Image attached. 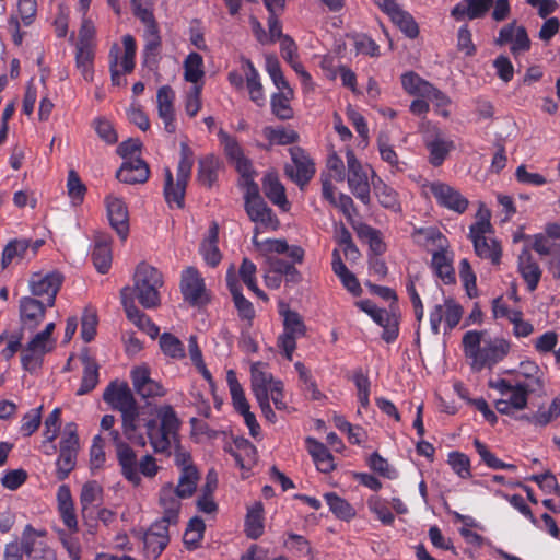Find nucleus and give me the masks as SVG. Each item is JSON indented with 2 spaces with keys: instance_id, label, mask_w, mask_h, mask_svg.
I'll return each mask as SVG.
<instances>
[{
  "instance_id": "obj_28",
  "label": "nucleus",
  "mask_w": 560,
  "mask_h": 560,
  "mask_svg": "<svg viewBox=\"0 0 560 560\" xmlns=\"http://www.w3.org/2000/svg\"><path fill=\"white\" fill-rule=\"evenodd\" d=\"M262 190L265 196L281 210L287 211L289 209L285 188L276 173L269 172L264 175Z\"/></svg>"
},
{
  "instance_id": "obj_42",
  "label": "nucleus",
  "mask_w": 560,
  "mask_h": 560,
  "mask_svg": "<svg viewBox=\"0 0 560 560\" xmlns=\"http://www.w3.org/2000/svg\"><path fill=\"white\" fill-rule=\"evenodd\" d=\"M205 75L203 58L198 52H190L184 60V79L194 85H202L199 83Z\"/></svg>"
},
{
  "instance_id": "obj_60",
  "label": "nucleus",
  "mask_w": 560,
  "mask_h": 560,
  "mask_svg": "<svg viewBox=\"0 0 560 560\" xmlns=\"http://www.w3.org/2000/svg\"><path fill=\"white\" fill-rule=\"evenodd\" d=\"M368 508L369 510L376 515L377 520L386 526H390L394 524L395 516L390 512L389 508L385 500L380 498L378 495H371L368 499Z\"/></svg>"
},
{
  "instance_id": "obj_23",
  "label": "nucleus",
  "mask_w": 560,
  "mask_h": 560,
  "mask_svg": "<svg viewBox=\"0 0 560 560\" xmlns=\"http://www.w3.org/2000/svg\"><path fill=\"white\" fill-rule=\"evenodd\" d=\"M150 176L149 165L140 158L124 161L116 173L119 182L125 184H144Z\"/></svg>"
},
{
  "instance_id": "obj_3",
  "label": "nucleus",
  "mask_w": 560,
  "mask_h": 560,
  "mask_svg": "<svg viewBox=\"0 0 560 560\" xmlns=\"http://www.w3.org/2000/svg\"><path fill=\"white\" fill-rule=\"evenodd\" d=\"M490 219V211L485 208L483 203H480L476 222L469 226L468 238L479 258L489 260L493 266H499L502 258V246L498 240L487 236V234L493 233Z\"/></svg>"
},
{
  "instance_id": "obj_27",
  "label": "nucleus",
  "mask_w": 560,
  "mask_h": 560,
  "mask_svg": "<svg viewBox=\"0 0 560 560\" xmlns=\"http://www.w3.org/2000/svg\"><path fill=\"white\" fill-rule=\"evenodd\" d=\"M517 269L527 285V290L529 292L535 291L541 279L542 271L536 259L527 249L521 252Z\"/></svg>"
},
{
  "instance_id": "obj_20",
  "label": "nucleus",
  "mask_w": 560,
  "mask_h": 560,
  "mask_svg": "<svg viewBox=\"0 0 560 560\" xmlns=\"http://www.w3.org/2000/svg\"><path fill=\"white\" fill-rule=\"evenodd\" d=\"M105 203L112 228L122 241H126L129 234V214L125 201L115 196H107Z\"/></svg>"
},
{
  "instance_id": "obj_48",
  "label": "nucleus",
  "mask_w": 560,
  "mask_h": 560,
  "mask_svg": "<svg viewBox=\"0 0 560 560\" xmlns=\"http://www.w3.org/2000/svg\"><path fill=\"white\" fill-rule=\"evenodd\" d=\"M358 235L360 238L368 242L370 250L375 256H381L386 252V244L383 241L380 230L368 224H362L358 230Z\"/></svg>"
},
{
  "instance_id": "obj_45",
  "label": "nucleus",
  "mask_w": 560,
  "mask_h": 560,
  "mask_svg": "<svg viewBox=\"0 0 560 560\" xmlns=\"http://www.w3.org/2000/svg\"><path fill=\"white\" fill-rule=\"evenodd\" d=\"M103 488L97 481H88L82 486L80 494V504L82 508V515L86 517L88 513L94 504L102 501Z\"/></svg>"
},
{
  "instance_id": "obj_38",
  "label": "nucleus",
  "mask_w": 560,
  "mask_h": 560,
  "mask_svg": "<svg viewBox=\"0 0 560 560\" xmlns=\"http://www.w3.org/2000/svg\"><path fill=\"white\" fill-rule=\"evenodd\" d=\"M294 96V91H281L271 94L270 108L271 113L280 120H289L293 118L294 112L291 106V101Z\"/></svg>"
},
{
  "instance_id": "obj_1",
  "label": "nucleus",
  "mask_w": 560,
  "mask_h": 560,
  "mask_svg": "<svg viewBox=\"0 0 560 560\" xmlns=\"http://www.w3.org/2000/svg\"><path fill=\"white\" fill-rule=\"evenodd\" d=\"M103 400L113 409L121 413V429L124 436L132 444L145 446L147 440L138 433L139 407L127 384L118 380L112 381L103 393Z\"/></svg>"
},
{
  "instance_id": "obj_59",
  "label": "nucleus",
  "mask_w": 560,
  "mask_h": 560,
  "mask_svg": "<svg viewBox=\"0 0 560 560\" xmlns=\"http://www.w3.org/2000/svg\"><path fill=\"white\" fill-rule=\"evenodd\" d=\"M206 530V524L203 520L199 516H194L185 530L184 534V542L189 548H197L200 541L203 539V534Z\"/></svg>"
},
{
  "instance_id": "obj_49",
  "label": "nucleus",
  "mask_w": 560,
  "mask_h": 560,
  "mask_svg": "<svg viewBox=\"0 0 560 560\" xmlns=\"http://www.w3.org/2000/svg\"><path fill=\"white\" fill-rule=\"evenodd\" d=\"M226 382L230 388L232 404L237 412L249 409L250 406L245 397L242 385L237 381L236 373L233 370L228 371Z\"/></svg>"
},
{
  "instance_id": "obj_7",
  "label": "nucleus",
  "mask_w": 560,
  "mask_h": 560,
  "mask_svg": "<svg viewBox=\"0 0 560 560\" xmlns=\"http://www.w3.org/2000/svg\"><path fill=\"white\" fill-rule=\"evenodd\" d=\"M278 313L282 318L283 330L277 338V347L291 361L298 347L296 340L306 336L307 327L302 315L284 302L279 303Z\"/></svg>"
},
{
  "instance_id": "obj_21",
  "label": "nucleus",
  "mask_w": 560,
  "mask_h": 560,
  "mask_svg": "<svg viewBox=\"0 0 560 560\" xmlns=\"http://www.w3.org/2000/svg\"><path fill=\"white\" fill-rule=\"evenodd\" d=\"M175 92L170 85H162L156 93L159 117L164 124V129L168 133L176 131L177 125L175 119Z\"/></svg>"
},
{
  "instance_id": "obj_32",
  "label": "nucleus",
  "mask_w": 560,
  "mask_h": 560,
  "mask_svg": "<svg viewBox=\"0 0 560 560\" xmlns=\"http://www.w3.org/2000/svg\"><path fill=\"white\" fill-rule=\"evenodd\" d=\"M331 269L334 273L339 278L342 285L354 296H359L362 293V288L355 275L351 272L341 259L339 249L332 250Z\"/></svg>"
},
{
  "instance_id": "obj_19",
  "label": "nucleus",
  "mask_w": 560,
  "mask_h": 560,
  "mask_svg": "<svg viewBox=\"0 0 560 560\" xmlns=\"http://www.w3.org/2000/svg\"><path fill=\"white\" fill-rule=\"evenodd\" d=\"M48 306L31 296H23L20 300V322L22 330H35L44 320Z\"/></svg>"
},
{
  "instance_id": "obj_13",
  "label": "nucleus",
  "mask_w": 560,
  "mask_h": 560,
  "mask_svg": "<svg viewBox=\"0 0 560 560\" xmlns=\"http://www.w3.org/2000/svg\"><path fill=\"white\" fill-rule=\"evenodd\" d=\"M293 165H285V174L301 189H303L315 174V164L304 149L293 147L290 149Z\"/></svg>"
},
{
  "instance_id": "obj_39",
  "label": "nucleus",
  "mask_w": 560,
  "mask_h": 560,
  "mask_svg": "<svg viewBox=\"0 0 560 560\" xmlns=\"http://www.w3.org/2000/svg\"><path fill=\"white\" fill-rule=\"evenodd\" d=\"M245 533L252 539H257L264 534V505L259 501L247 510Z\"/></svg>"
},
{
  "instance_id": "obj_35",
  "label": "nucleus",
  "mask_w": 560,
  "mask_h": 560,
  "mask_svg": "<svg viewBox=\"0 0 560 560\" xmlns=\"http://www.w3.org/2000/svg\"><path fill=\"white\" fill-rule=\"evenodd\" d=\"M188 183H174L173 174L170 168L165 170L164 198L168 207L183 209L185 207V194Z\"/></svg>"
},
{
  "instance_id": "obj_53",
  "label": "nucleus",
  "mask_w": 560,
  "mask_h": 560,
  "mask_svg": "<svg viewBox=\"0 0 560 560\" xmlns=\"http://www.w3.org/2000/svg\"><path fill=\"white\" fill-rule=\"evenodd\" d=\"M334 240L342 247L343 254L347 258H357L359 256V249L353 243L351 232L343 223H339L335 226Z\"/></svg>"
},
{
  "instance_id": "obj_6",
  "label": "nucleus",
  "mask_w": 560,
  "mask_h": 560,
  "mask_svg": "<svg viewBox=\"0 0 560 560\" xmlns=\"http://www.w3.org/2000/svg\"><path fill=\"white\" fill-rule=\"evenodd\" d=\"M162 285L163 276L155 267L145 262L137 266L131 292L144 308H155L161 304L159 289Z\"/></svg>"
},
{
  "instance_id": "obj_34",
  "label": "nucleus",
  "mask_w": 560,
  "mask_h": 560,
  "mask_svg": "<svg viewBox=\"0 0 560 560\" xmlns=\"http://www.w3.org/2000/svg\"><path fill=\"white\" fill-rule=\"evenodd\" d=\"M145 44L142 50L143 65L150 69L156 68L161 59L162 38L160 28L144 31Z\"/></svg>"
},
{
  "instance_id": "obj_43",
  "label": "nucleus",
  "mask_w": 560,
  "mask_h": 560,
  "mask_svg": "<svg viewBox=\"0 0 560 560\" xmlns=\"http://www.w3.org/2000/svg\"><path fill=\"white\" fill-rule=\"evenodd\" d=\"M199 478L197 467H185L180 470L178 483L174 489L182 499H188L195 493Z\"/></svg>"
},
{
  "instance_id": "obj_56",
  "label": "nucleus",
  "mask_w": 560,
  "mask_h": 560,
  "mask_svg": "<svg viewBox=\"0 0 560 560\" xmlns=\"http://www.w3.org/2000/svg\"><path fill=\"white\" fill-rule=\"evenodd\" d=\"M100 381L98 365L93 361L85 363L80 387L77 390L78 396L91 393Z\"/></svg>"
},
{
  "instance_id": "obj_52",
  "label": "nucleus",
  "mask_w": 560,
  "mask_h": 560,
  "mask_svg": "<svg viewBox=\"0 0 560 560\" xmlns=\"http://www.w3.org/2000/svg\"><path fill=\"white\" fill-rule=\"evenodd\" d=\"M474 446H475L476 452L480 456L481 462L485 463L489 468L504 469V470H515L516 469V466L514 464L504 463L503 460L499 459L489 450V447L480 440L476 439L474 441Z\"/></svg>"
},
{
  "instance_id": "obj_22",
  "label": "nucleus",
  "mask_w": 560,
  "mask_h": 560,
  "mask_svg": "<svg viewBox=\"0 0 560 560\" xmlns=\"http://www.w3.org/2000/svg\"><path fill=\"white\" fill-rule=\"evenodd\" d=\"M206 290L205 280L195 267H187L182 272L180 291L185 301L197 304Z\"/></svg>"
},
{
  "instance_id": "obj_47",
  "label": "nucleus",
  "mask_w": 560,
  "mask_h": 560,
  "mask_svg": "<svg viewBox=\"0 0 560 560\" xmlns=\"http://www.w3.org/2000/svg\"><path fill=\"white\" fill-rule=\"evenodd\" d=\"M91 259L100 273H107L113 259L109 244L105 241L96 242L91 254Z\"/></svg>"
},
{
  "instance_id": "obj_12",
  "label": "nucleus",
  "mask_w": 560,
  "mask_h": 560,
  "mask_svg": "<svg viewBox=\"0 0 560 560\" xmlns=\"http://www.w3.org/2000/svg\"><path fill=\"white\" fill-rule=\"evenodd\" d=\"M62 281V275L57 271L48 272L46 275L34 273L30 280V289L34 296L42 298V302H44L48 307H52Z\"/></svg>"
},
{
  "instance_id": "obj_25",
  "label": "nucleus",
  "mask_w": 560,
  "mask_h": 560,
  "mask_svg": "<svg viewBox=\"0 0 560 560\" xmlns=\"http://www.w3.org/2000/svg\"><path fill=\"white\" fill-rule=\"evenodd\" d=\"M493 0H462L451 10L455 21L482 19L489 12Z\"/></svg>"
},
{
  "instance_id": "obj_57",
  "label": "nucleus",
  "mask_w": 560,
  "mask_h": 560,
  "mask_svg": "<svg viewBox=\"0 0 560 560\" xmlns=\"http://www.w3.org/2000/svg\"><path fill=\"white\" fill-rule=\"evenodd\" d=\"M160 348L166 357L172 359L179 360L185 358L184 343L171 332H163L161 335Z\"/></svg>"
},
{
  "instance_id": "obj_17",
  "label": "nucleus",
  "mask_w": 560,
  "mask_h": 560,
  "mask_svg": "<svg viewBox=\"0 0 560 560\" xmlns=\"http://www.w3.org/2000/svg\"><path fill=\"white\" fill-rule=\"evenodd\" d=\"M170 527L164 523L155 521L143 533V551L147 558L158 559L170 544Z\"/></svg>"
},
{
  "instance_id": "obj_64",
  "label": "nucleus",
  "mask_w": 560,
  "mask_h": 560,
  "mask_svg": "<svg viewBox=\"0 0 560 560\" xmlns=\"http://www.w3.org/2000/svg\"><path fill=\"white\" fill-rule=\"evenodd\" d=\"M26 556L30 560H57L56 552L45 542L25 541Z\"/></svg>"
},
{
  "instance_id": "obj_18",
  "label": "nucleus",
  "mask_w": 560,
  "mask_h": 560,
  "mask_svg": "<svg viewBox=\"0 0 560 560\" xmlns=\"http://www.w3.org/2000/svg\"><path fill=\"white\" fill-rule=\"evenodd\" d=\"M180 499L173 483L163 485L159 491V503L163 509V516L156 521L171 526L177 525L182 508Z\"/></svg>"
},
{
  "instance_id": "obj_55",
  "label": "nucleus",
  "mask_w": 560,
  "mask_h": 560,
  "mask_svg": "<svg viewBox=\"0 0 560 560\" xmlns=\"http://www.w3.org/2000/svg\"><path fill=\"white\" fill-rule=\"evenodd\" d=\"M325 500L329 510L341 520H350L354 516V510L351 504L346 501L343 498L339 497L335 492H329L325 494Z\"/></svg>"
},
{
  "instance_id": "obj_2",
  "label": "nucleus",
  "mask_w": 560,
  "mask_h": 560,
  "mask_svg": "<svg viewBox=\"0 0 560 560\" xmlns=\"http://www.w3.org/2000/svg\"><path fill=\"white\" fill-rule=\"evenodd\" d=\"M483 331L469 330L462 339L465 357L470 359L472 371L480 372L485 368L492 369L510 352V342L503 338H493L481 346Z\"/></svg>"
},
{
  "instance_id": "obj_40",
  "label": "nucleus",
  "mask_w": 560,
  "mask_h": 560,
  "mask_svg": "<svg viewBox=\"0 0 560 560\" xmlns=\"http://www.w3.org/2000/svg\"><path fill=\"white\" fill-rule=\"evenodd\" d=\"M31 246L30 238H13L11 240L2 250L1 265L2 268H7L15 260H21L25 257Z\"/></svg>"
},
{
  "instance_id": "obj_37",
  "label": "nucleus",
  "mask_w": 560,
  "mask_h": 560,
  "mask_svg": "<svg viewBox=\"0 0 560 560\" xmlns=\"http://www.w3.org/2000/svg\"><path fill=\"white\" fill-rule=\"evenodd\" d=\"M121 304L125 308L127 318L132 322L140 330H144L147 323L144 319H151L145 313L135 305V298L130 287H125L120 291Z\"/></svg>"
},
{
  "instance_id": "obj_36",
  "label": "nucleus",
  "mask_w": 560,
  "mask_h": 560,
  "mask_svg": "<svg viewBox=\"0 0 560 560\" xmlns=\"http://www.w3.org/2000/svg\"><path fill=\"white\" fill-rule=\"evenodd\" d=\"M376 145L380 152L382 161L386 162L392 172H402L405 170V162H401L398 158V154L394 150V147L390 143V138L387 132H380L376 138Z\"/></svg>"
},
{
  "instance_id": "obj_41",
  "label": "nucleus",
  "mask_w": 560,
  "mask_h": 560,
  "mask_svg": "<svg viewBox=\"0 0 560 560\" xmlns=\"http://www.w3.org/2000/svg\"><path fill=\"white\" fill-rule=\"evenodd\" d=\"M431 266L435 275L445 283L452 284L456 281L452 260L447 257L444 249L436 250L432 255Z\"/></svg>"
},
{
  "instance_id": "obj_8",
  "label": "nucleus",
  "mask_w": 560,
  "mask_h": 560,
  "mask_svg": "<svg viewBox=\"0 0 560 560\" xmlns=\"http://www.w3.org/2000/svg\"><path fill=\"white\" fill-rule=\"evenodd\" d=\"M59 446V455L56 460V477L59 481H63L77 465L80 445L74 423L66 425Z\"/></svg>"
},
{
  "instance_id": "obj_31",
  "label": "nucleus",
  "mask_w": 560,
  "mask_h": 560,
  "mask_svg": "<svg viewBox=\"0 0 560 560\" xmlns=\"http://www.w3.org/2000/svg\"><path fill=\"white\" fill-rule=\"evenodd\" d=\"M307 450L315 463L317 470L324 474L331 472L336 465L335 459L327 446L315 438L306 439Z\"/></svg>"
},
{
  "instance_id": "obj_44",
  "label": "nucleus",
  "mask_w": 560,
  "mask_h": 560,
  "mask_svg": "<svg viewBox=\"0 0 560 560\" xmlns=\"http://www.w3.org/2000/svg\"><path fill=\"white\" fill-rule=\"evenodd\" d=\"M219 160L213 154H208L199 160L198 180L200 184L211 187L218 179Z\"/></svg>"
},
{
  "instance_id": "obj_24",
  "label": "nucleus",
  "mask_w": 560,
  "mask_h": 560,
  "mask_svg": "<svg viewBox=\"0 0 560 560\" xmlns=\"http://www.w3.org/2000/svg\"><path fill=\"white\" fill-rule=\"evenodd\" d=\"M241 62L242 70L245 74L246 86L250 101L254 102L258 107L265 106L266 95L258 70L254 66L253 61L245 56L241 57Z\"/></svg>"
},
{
  "instance_id": "obj_33",
  "label": "nucleus",
  "mask_w": 560,
  "mask_h": 560,
  "mask_svg": "<svg viewBox=\"0 0 560 560\" xmlns=\"http://www.w3.org/2000/svg\"><path fill=\"white\" fill-rule=\"evenodd\" d=\"M424 145L429 152V163L434 167L441 166L450 152L455 148L453 140L445 139L440 135L430 140H425Z\"/></svg>"
},
{
  "instance_id": "obj_4",
  "label": "nucleus",
  "mask_w": 560,
  "mask_h": 560,
  "mask_svg": "<svg viewBox=\"0 0 560 560\" xmlns=\"http://www.w3.org/2000/svg\"><path fill=\"white\" fill-rule=\"evenodd\" d=\"M160 420L152 418L145 420L147 436L155 453H165L171 448L172 440H175L180 428V420L171 405H162L155 408Z\"/></svg>"
},
{
  "instance_id": "obj_14",
  "label": "nucleus",
  "mask_w": 560,
  "mask_h": 560,
  "mask_svg": "<svg viewBox=\"0 0 560 560\" xmlns=\"http://www.w3.org/2000/svg\"><path fill=\"white\" fill-rule=\"evenodd\" d=\"M428 187L440 207L458 214L465 213L468 209V199L454 187L439 180L430 183Z\"/></svg>"
},
{
  "instance_id": "obj_9",
  "label": "nucleus",
  "mask_w": 560,
  "mask_h": 560,
  "mask_svg": "<svg viewBox=\"0 0 560 560\" xmlns=\"http://www.w3.org/2000/svg\"><path fill=\"white\" fill-rule=\"evenodd\" d=\"M346 159L349 189L355 198L368 206L371 202V184L369 183L368 173L352 150H347Z\"/></svg>"
},
{
  "instance_id": "obj_26",
  "label": "nucleus",
  "mask_w": 560,
  "mask_h": 560,
  "mask_svg": "<svg viewBox=\"0 0 560 560\" xmlns=\"http://www.w3.org/2000/svg\"><path fill=\"white\" fill-rule=\"evenodd\" d=\"M529 395L521 384L515 382L506 398L495 400L494 407L499 413L511 416L514 410H523L527 407Z\"/></svg>"
},
{
  "instance_id": "obj_58",
  "label": "nucleus",
  "mask_w": 560,
  "mask_h": 560,
  "mask_svg": "<svg viewBox=\"0 0 560 560\" xmlns=\"http://www.w3.org/2000/svg\"><path fill=\"white\" fill-rule=\"evenodd\" d=\"M560 417V398L552 399L547 410L539 408L535 413L530 415L528 422L539 427H546L551 421Z\"/></svg>"
},
{
  "instance_id": "obj_15",
  "label": "nucleus",
  "mask_w": 560,
  "mask_h": 560,
  "mask_svg": "<svg viewBox=\"0 0 560 560\" xmlns=\"http://www.w3.org/2000/svg\"><path fill=\"white\" fill-rule=\"evenodd\" d=\"M130 378L135 392L143 399L164 397L167 393L159 381L151 377L147 365L135 366L130 371Z\"/></svg>"
},
{
  "instance_id": "obj_10",
  "label": "nucleus",
  "mask_w": 560,
  "mask_h": 560,
  "mask_svg": "<svg viewBox=\"0 0 560 560\" xmlns=\"http://www.w3.org/2000/svg\"><path fill=\"white\" fill-rule=\"evenodd\" d=\"M464 310L454 299H445L444 304H436L430 311L429 319L431 331L434 335L440 334V326L444 320L445 334L452 331L460 322Z\"/></svg>"
},
{
  "instance_id": "obj_46",
  "label": "nucleus",
  "mask_w": 560,
  "mask_h": 560,
  "mask_svg": "<svg viewBox=\"0 0 560 560\" xmlns=\"http://www.w3.org/2000/svg\"><path fill=\"white\" fill-rule=\"evenodd\" d=\"M94 58L95 48L75 47V67L88 82L94 79Z\"/></svg>"
},
{
  "instance_id": "obj_29",
  "label": "nucleus",
  "mask_w": 560,
  "mask_h": 560,
  "mask_svg": "<svg viewBox=\"0 0 560 560\" xmlns=\"http://www.w3.org/2000/svg\"><path fill=\"white\" fill-rule=\"evenodd\" d=\"M244 209L250 221L254 223L270 230H276L278 228L279 220L265 200L244 205Z\"/></svg>"
},
{
  "instance_id": "obj_63",
  "label": "nucleus",
  "mask_w": 560,
  "mask_h": 560,
  "mask_svg": "<svg viewBox=\"0 0 560 560\" xmlns=\"http://www.w3.org/2000/svg\"><path fill=\"white\" fill-rule=\"evenodd\" d=\"M392 21L409 38H416L419 35V26L413 16L402 9L392 18Z\"/></svg>"
},
{
  "instance_id": "obj_50",
  "label": "nucleus",
  "mask_w": 560,
  "mask_h": 560,
  "mask_svg": "<svg viewBox=\"0 0 560 560\" xmlns=\"http://www.w3.org/2000/svg\"><path fill=\"white\" fill-rule=\"evenodd\" d=\"M264 136L270 144L287 145L293 144L299 140V133L292 129H285L283 127H271L267 126L262 130Z\"/></svg>"
},
{
  "instance_id": "obj_62",
  "label": "nucleus",
  "mask_w": 560,
  "mask_h": 560,
  "mask_svg": "<svg viewBox=\"0 0 560 560\" xmlns=\"http://www.w3.org/2000/svg\"><path fill=\"white\" fill-rule=\"evenodd\" d=\"M351 39L353 40V46L358 55L369 57L380 56V45L366 34H354L351 36Z\"/></svg>"
},
{
  "instance_id": "obj_11",
  "label": "nucleus",
  "mask_w": 560,
  "mask_h": 560,
  "mask_svg": "<svg viewBox=\"0 0 560 560\" xmlns=\"http://www.w3.org/2000/svg\"><path fill=\"white\" fill-rule=\"evenodd\" d=\"M217 136L229 164L233 165L237 173L246 174L254 165L252 160L245 154V150L238 139L223 128L218 130Z\"/></svg>"
},
{
  "instance_id": "obj_51",
  "label": "nucleus",
  "mask_w": 560,
  "mask_h": 560,
  "mask_svg": "<svg viewBox=\"0 0 560 560\" xmlns=\"http://www.w3.org/2000/svg\"><path fill=\"white\" fill-rule=\"evenodd\" d=\"M294 368L299 374L300 382L303 384V390L310 394V398L312 400L323 399L325 395L318 389L315 378L304 363L298 361L294 363Z\"/></svg>"
},
{
  "instance_id": "obj_61",
  "label": "nucleus",
  "mask_w": 560,
  "mask_h": 560,
  "mask_svg": "<svg viewBox=\"0 0 560 560\" xmlns=\"http://www.w3.org/2000/svg\"><path fill=\"white\" fill-rule=\"evenodd\" d=\"M241 178L244 182V205H249L256 201L264 200V198L260 196L259 186L255 182V176L257 175V172L255 171L254 166L250 167L246 174L245 173H238Z\"/></svg>"
},
{
  "instance_id": "obj_16",
  "label": "nucleus",
  "mask_w": 560,
  "mask_h": 560,
  "mask_svg": "<svg viewBox=\"0 0 560 560\" xmlns=\"http://www.w3.org/2000/svg\"><path fill=\"white\" fill-rule=\"evenodd\" d=\"M516 382L530 395L542 397L546 394L545 373L536 362L530 360L522 361L516 371Z\"/></svg>"
},
{
  "instance_id": "obj_54",
  "label": "nucleus",
  "mask_w": 560,
  "mask_h": 560,
  "mask_svg": "<svg viewBox=\"0 0 560 560\" xmlns=\"http://www.w3.org/2000/svg\"><path fill=\"white\" fill-rule=\"evenodd\" d=\"M402 89L410 95L425 96L431 83L423 80L413 71L406 72L401 75Z\"/></svg>"
},
{
  "instance_id": "obj_5",
  "label": "nucleus",
  "mask_w": 560,
  "mask_h": 560,
  "mask_svg": "<svg viewBox=\"0 0 560 560\" xmlns=\"http://www.w3.org/2000/svg\"><path fill=\"white\" fill-rule=\"evenodd\" d=\"M115 421L116 419L113 415H104L101 419V429L108 431V435L115 446L122 477L132 486L138 487L141 483V479L137 471V454L129 443L124 441L121 433L114 429Z\"/></svg>"
},
{
  "instance_id": "obj_30",
  "label": "nucleus",
  "mask_w": 560,
  "mask_h": 560,
  "mask_svg": "<svg viewBox=\"0 0 560 560\" xmlns=\"http://www.w3.org/2000/svg\"><path fill=\"white\" fill-rule=\"evenodd\" d=\"M372 187L380 205L394 212L401 210L398 192L372 171Z\"/></svg>"
}]
</instances>
